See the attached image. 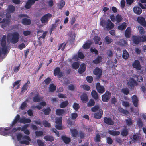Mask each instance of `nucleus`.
<instances>
[{"instance_id":"obj_63","label":"nucleus","mask_w":146,"mask_h":146,"mask_svg":"<svg viewBox=\"0 0 146 146\" xmlns=\"http://www.w3.org/2000/svg\"><path fill=\"white\" fill-rule=\"evenodd\" d=\"M69 36L70 40L72 41L74 40L75 37V34L73 33L70 32V33Z\"/></svg>"},{"instance_id":"obj_23","label":"nucleus","mask_w":146,"mask_h":146,"mask_svg":"<svg viewBox=\"0 0 146 146\" xmlns=\"http://www.w3.org/2000/svg\"><path fill=\"white\" fill-rule=\"evenodd\" d=\"M43 99V97L39 96L38 94L37 93L36 95L34 97L33 101L35 102H38L41 101Z\"/></svg>"},{"instance_id":"obj_56","label":"nucleus","mask_w":146,"mask_h":146,"mask_svg":"<svg viewBox=\"0 0 146 146\" xmlns=\"http://www.w3.org/2000/svg\"><path fill=\"white\" fill-rule=\"evenodd\" d=\"M79 63L78 62H76L74 63L72 65V68L75 69H78L79 66Z\"/></svg>"},{"instance_id":"obj_52","label":"nucleus","mask_w":146,"mask_h":146,"mask_svg":"<svg viewBox=\"0 0 146 146\" xmlns=\"http://www.w3.org/2000/svg\"><path fill=\"white\" fill-rule=\"evenodd\" d=\"M56 89V86L53 84H50L49 87L50 91L51 92H53Z\"/></svg>"},{"instance_id":"obj_11","label":"nucleus","mask_w":146,"mask_h":146,"mask_svg":"<svg viewBox=\"0 0 146 146\" xmlns=\"http://www.w3.org/2000/svg\"><path fill=\"white\" fill-rule=\"evenodd\" d=\"M127 84L129 88H132L134 86L137 85V83L136 81L132 78H130L129 81H127Z\"/></svg>"},{"instance_id":"obj_34","label":"nucleus","mask_w":146,"mask_h":146,"mask_svg":"<svg viewBox=\"0 0 146 146\" xmlns=\"http://www.w3.org/2000/svg\"><path fill=\"white\" fill-rule=\"evenodd\" d=\"M46 103L44 101H43L40 102L39 105L36 106L38 110H40L42 108V106H46Z\"/></svg>"},{"instance_id":"obj_14","label":"nucleus","mask_w":146,"mask_h":146,"mask_svg":"<svg viewBox=\"0 0 146 146\" xmlns=\"http://www.w3.org/2000/svg\"><path fill=\"white\" fill-rule=\"evenodd\" d=\"M56 114L57 115H63L67 113L66 110L62 109L57 110L56 111Z\"/></svg>"},{"instance_id":"obj_13","label":"nucleus","mask_w":146,"mask_h":146,"mask_svg":"<svg viewBox=\"0 0 146 146\" xmlns=\"http://www.w3.org/2000/svg\"><path fill=\"white\" fill-rule=\"evenodd\" d=\"M84 57V55L79 51L78 52V55H75L74 56L72 60H74L75 61H77L79 60V58L82 59Z\"/></svg>"},{"instance_id":"obj_17","label":"nucleus","mask_w":146,"mask_h":146,"mask_svg":"<svg viewBox=\"0 0 146 146\" xmlns=\"http://www.w3.org/2000/svg\"><path fill=\"white\" fill-rule=\"evenodd\" d=\"M96 88L98 91L99 93H102L105 91L104 87L103 86H101L99 83H97Z\"/></svg>"},{"instance_id":"obj_50","label":"nucleus","mask_w":146,"mask_h":146,"mask_svg":"<svg viewBox=\"0 0 146 146\" xmlns=\"http://www.w3.org/2000/svg\"><path fill=\"white\" fill-rule=\"evenodd\" d=\"M43 111L44 112L45 115H48L51 111V109L50 107H48L46 109L43 110Z\"/></svg>"},{"instance_id":"obj_39","label":"nucleus","mask_w":146,"mask_h":146,"mask_svg":"<svg viewBox=\"0 0 146 146\" xmlns=\"http://www.w3.org/2000/svg\"><path fill=\"white\" fill-rule=\"evenodd\" d=\"M62 138L64 142L66 143H68L70 141V139L65 136H62Z\"/></svg>"},{"instance_id":"obj_51","label":"nucleus","mask_w":146,"mask_h":146,"mask_svg":"<svg viewBox=\"0 0 146 146\" xmlns=\"http://www.w3.org/2000/svg\"><path fill=\"white\" fill-rule=\"evenodd\" d=\"M73 107L75 110L77 111L79 109L80 106L78 104L74 103L73 105Z\"/></svg>"},{"instance_id":"obj_57","label":"nucleus","mask_w":146,"mask_h":146,"mask_svg":"<svg viewBox=\"0 0 146 146\" xmlns=\"http://www.w3.org/2000/svg\"><path fill=\"white\" fill-rule=\"evenodd\" d=\"M81 87L86 90L88 91L90 89V87L86 85H82L81 86Z\"/></svg>"},{"instance_id":"obj_38","label":"nucleus","mask_w":146,"mask_h":146,"mask_svg":"<svg viewBox=\"0 0 146 146\" xmlns=\"http://www.w3.org/2000/svg\"><path fill=\"white\" fill-rule=\"evenodd\" d=\"M44 139L47 141H49L52 142L54 140V138L52 136L47 135L44 137Z\"/></svg>"},{"instance_id":"obj_64","label":"nucleus","mask_w":146,"mask_h":146,"mask_svg":"<svg viewBox=\"0 0 146 146\" xmlns=\"http://www.w3.org/2000/svg\"><path fill=\"white\" fill-rule=\"evenodd\" d=\"M37 142L39 146H44V143L41 140L38 139L37 140Z\"/></svg>"},{"instance_id":"obj_49","label":"nucleus","mask_w":146,"mask_h":146,"mask_svg":"<svg viewBox=\"0 0 146 146\" xmlns=\"http://www.w3.org/2000/svg\"><path fill=\"white\" fill-rule=\"evenodd\" d=\"M22 129V127H18L17 128H14L12 130V131H11V136H13V134L15 132H16L17 130L19 131H21Z\"/></svg>"},{"instance_id":"obj_5","label":"nucleus","mask_w":146,"mask_h":146,"mask_svg":"<svg viewBox=\"0 0 146 146\" xmlns=\"http://www.w3.org/2000/svg\"><path fill=\"white\" fill-rule=\"evenodd\" d=\"M6 35H3V36L1 42V45L2 47L1 49L2 52H0V56L1 53L5 54L6 53H8V47L6 45Z\"/></svg>"},{"instance_id":"obj_25","label":"nucleus","mask_w":146,"mask_h":146,"mask_svg":"<svg viewBox=\"0 0 146 146\" xmlns=\"http://www.w3.org/2000/svg\"><path fill=\"white\" fill-rule=\"evenodd\" d=\"M108 133L113 136L118 135L120 134V132L117 131L109 130Z\"/></svg>"},{"instance_id":"obj_35","label":"nucleus","mask_w":146,"mask_h":146,"mask_svg":"<svg viewBox=\"0 0 146 146\" xmlns=\"http://www.w3.org/2000/svg\"><path fill=\"white\" fill-rule=\"evenodd\" d=\"M129 56L128 53L127 51L126 50H123L122 55L123 58L125 59H127L129 57Z\"/></svg>"},{"instance_id":"obj_41","label":"nucleus","mask_w":146,"mask_h":146,"mask_svg":"<svg viewBox=\"0 0 146 146\" xmlns=\"http://www.w3.org/2000/svg\"><path fill=\"white\" fill-rule=\"evenodd\" d=\"M126 23L123 22L121 25L119 26L118 28L119 29L122 30L126 28Z\"/></svg>"},{"instance_id":"obj_30","label":"nucleus","mask_w":146,"mask_h":146,"mask_svg":"<svg viewBox=\"0 0 146 146\" xmlns=\"http://www.w3.org/2000/svg\"><path fill=\"white\" fill-rule=\"evenodd\" d=\"M131 35V29L128 27L125 32V36L127 38L130 37Z\"/></svg>"},{"instance_id":"obj_3","label":"nucleus","mask_w":146,"mask_h":146,"mask_svg":"<svg viewBox=\"0 0 146 146\" xmlns=\"http://www.w3.org/2000/svg\"><path fill=\"white\" fill-rule=\"evenodd\" d=\"M19 38V34L15 32L8 34L7 36V40L13 44H15L18 42Z\"/></svg>"},{"instance_id":"obj_42","label":"nucleus","mask_w":146,"mask_h":146,"mask_svg":"<svg viewBox=\"0 0 146 146\" xmlns=\"http://www.w3.org/2000/svg\"><path fill=\"white\" fill-rule=\"evenodd\" d=\"M137 28L141 34L143 35L144 34L145 32L144 29L140 25H139L137 26Z\"/></svg>"},{"instance_id":"obj_53","label":"nucleus","mask_w":146,"mask_h":146,"mask_svg":"<svg viewBox=\"0 0 146 146\" xmlns=\"http://www.w3.org/2000/svg\"><path fill=\"white\" fill-rule=\"evenodd\" d=\"M122 19L121 16L119 14H117L116 16L115 21L118 23L120 22L121 21Z\"/></svg>"},{"instance_id":"obj_58","label":"nucleus","mask_w":146,"mask_h":146,"mask_svg":"<svg viewBox=\"0 0 146 146\" xmlns=\"http://www.w3.org/2000/svg\"><path fill=\"white\" fill-rule=\"evenodd\" d=\"M106 22L102 18H101L100 20V25L104 27L106 25Z\"/></svg>"},{"instance_id":"obj_40","label":"nucleus","mask_w":146,"mask_h":146,"mask_svg":"<svg viewBox=\"0 0 146 146\" xmlns=\"http://www.w3.org/2000/svg\"><path fill=\"white\" fill-rule=\"evenodd\" d=\"M126 123L128 126L131 125L133 123V121L130 118H128L125 119Z\"/></svg>"},{"instance_id":"obj_7","label":"nucleus","mask_w":146,"mask_h":146,"mask_svg":"<svg viewBox=\"0 0 146 146\" xmlns=\"http://www.w3.org/2000/svg\"><path fill=\"white\" fill-rule=\"evenodd\" d=\"M12 127H11L10 125L9 127H7L5 128H0V134L3 135H11V132L9 131Z\"/></svg>"},{"instance_id":"obj_22","label":"nucleus","mask_w":146,"mask_h":146,"mask_svg":"<svg viewBox=\"0 0 146 146\" xmlns=\"http://www.w3.org/2000/svg\"><path fill=\"white\" fill-rule=\"evenodd\" d=\"M102 114V110H100L98 112H97L94 114V117L96 118L99 119L101 117Z\"/></svg>"},{"instance_id":"obj_1","label":"nucleus","mask_w":146,"mask_h":146,"mask_svg":"<svg viewBox=\"0 0 146 146\" xmlns=\"http://www.w3.org/2000/svg\"><path fill=\"white\" fill-rule=\"evenodd\" d=\"M15 10V7L12 5H9L6 14V19H2L3 15L0 13V23H2L1 25L2 28H4L5 27L9 24L11 21V15L10 13L13 12Z\"/></svg>"},{"instance_id":"obj_21","label":"nucleus","mask_w":146,"mask_h":146,"mask_svg":"<svg viewBox=\"0 0 146 146\" xmlns=\"http://www.w3.org/2000/svg\"><path fill=\"white\" fill-rule=\"evenodd\" d=\"M132 99L134 105L137 107L138 105L139 100L136 95H134L132 97Z\"/></svg>"},{"instance_id":"obj_26","label":"nucleus","mask_w":146,"mask_h":146,"mask_svg":"<svg viewBox=\"0 0 146 146\" xmlns=\"http://www.w3.org/2000/svg\"><path fill=\"white\" fill-rule=\"evenodd\" d=\"M86 69L85 64H82L80 65V67L78 69V72L79 73L81 74L84 72Z\"/></svg>"},{"instance_id":"obj_10","label":"nucleus","mask_w":146,"mask_h":146,"mask_svg":"<svg viewBox=\"0 0 146 146\" xmlns=\"http://www.w3.org/2000/svg\"><path fill=\"white\" fill-rule=\"evenodd\" d=\"M62 118L60 117L57 118L56 121V123L58 125L56 126V127L58 129L61 130L63 129L62 126Z\"/></svg>"},{"instance_id":"obj_2","label":"nucleus","mask_w":146,"mask_h":146,"mask_svg":"<svg viewBox=\"0 0 146 146\" xmlns=\"http://www.w3.org/2000/svg\"><path fill=\"white\" fill-rule=\"evenodd\" d=\"M20 115L18 114L15 117L11 123L10 124L11 127H13L15 126L18 121L20 123L23 124L29 123L31 122V120L29 119L24 117L20 119Z\"/></svg>"},{"instance_id":"obj_44","label":"nucleus","mask_w":146,"mask_h":146,"mask_svg":"<svg viewBox=\"0 0 146 146\" xmlns=\"http://www.w3.org/2000/svg\"><path fill=\"white\" fill-rule=\"evenodd\" d=\"M92 42L90 41L86 42L83 45V47L84 49H88L89 48Z\"/></svg>"},{"instance_id":"obj_33","label":"nucleus","mask_w":146,"mask_h":146,"mask_svg":"<svg viewBox=\"0 0 146 146\" xmlns=\"http://www.w3.org/2000/svg\"><path fill=\"white\" fill-rule=\"evenodd\" d=\"M31 23V20L27 18H25L22 19V23L24 25L30 24Z\"/></svg>"},{"instance_id":"obj_32","label":"nucleus","mask_w":146,"mask_h":146,"mask_svg":"<svg viewBox=\"0 0 146 146\" xmlns=\"http://www.w3.org/2000/svg\"><path fill=\"white\" fill-rule=\"evenodd\" d=\"M93 39L94 41L95 44L98 43L99 45H101V42H98L100 41V37H99L98 36H96L94 37Z\"/></svg>"},{"instance_id":"obj_18","label":"nucleus","mask_w":146,"mask_h":146,"mask_svg":"<svg viewBox=\"0 0 146 146\" xmlns=\"http://www.w3.org/2000/svg\"><path fill=\"white\" fill-rule=\"evenodd\" d=\"M38 0H28L26 3L25 7L26 9H29L31 6L34 4L35 2Z\"/></svg>"},{"instance_id":"obj_8","label":"nucleus","mask_w":146,"mask_h":146,"mask_svg":"<svg viewBox=\"0 0 146 146\" xmlns=\"http://www.w3.org/2000/svg\"><path fill=\"white\" fill-rule=\"evenodd\" d=\"M52 17V15L50 13H47L45 14L42 17L41 20L42 23L46 24H47L49 20Z\"/></svg>"},{"instance_id":"obj_16","label":"nucleus","mask_w":146,"mask_h":146,"mask_svg":"<svg viewBox=\"0 0 146 146\" xmlns=\"http://www.w3.org/2000/svg\"><path fill=\"white\" fill-rule=\"evenodd\" d=\"M138 22L144 27H146V22L145 19L142 17H139L137 19Z\"/></svg>"},{"instance_id":"obj_19","label":"nucleus","mask_w":146,"mask_h":146,"mask_svg":"<svg viewBox=\"0 0 146 146\" xmlns=\"http://www.w3.org/2000/svg\"><path fill=\"white\" fill-rule=\"evenodd\" d=\"M133 67L135 68L137 70H139L141 68V66L139 62L137 60H135L133 64Z\"/></svg>"},{"instance_id":"obj_27","label":"nucleus","mask_w":146,"mask_h":146,"mask_svg":"<svg viewBox=\"0 0 146 146\" xmlns=\"http://www.w3.org/2000/svg\"><path fill=\"white\" fill-rule=\"evenodd\" d=\"M134 12L138 15L140 14L142 12V10L141 8L139 7H135L133 8Z\"/></svg>"},{"instance_id":"obj_36","label":"nucleus","mask_w":146,"mask_h":146,"mask_svg":"<svg viewBox=\"0 0 146 146\" xmlns=\"http://www.w3.org/2000/svg\"><path fill=\"white\" fill-rule=\"evenodd\" d=\"M128 133V129L126 128L123 129L121 131V134L123 136H126Z\"/></svg>"},{"instance_id":"obj_59","label":"nucleus","mask_w":146,"mask_h":146,"mask_svg":"<svg viewBox=\"0 0 146 146\" xmlns=\"http://www.w3.org/2000/svg\"><path fill=\"white\" fill-rule=\"evenodd\" d=\"M26 46L25 44L23 43H22L21 44L17 46V48H18L20 50H22Z\"/></svg>"},{"instance_id":"obj_28","label":"nucleus","mask_w":146,"mask_h":146,"mask_svg":"<svg viewBox=\"0 0 146 146\" xmlns=\"http://www.w3.org/2000/svg\"><path fill=\"white\" fill-rule=\"evenodd\" d=\"M80 97L81 100L83 102H86L88 100L87 94L85 93H83Z\"/></svg>"},{"instance_id":"obj_48","label":"nucleus","mask_w":146,"mask_h":146,"mask_svg":"<svg viewBox=\"0 0 146 146\" xmlns=\"http://www.w3.org/2000/svg\"><path fill=\"white\" fill-rule=\"evenodd\" d=\"M36 136L37 137L42 136L43 135V132L41 131H37L35 132Z\"/></svg>"},{"instance_id":"obj_47","label":"nucleus","mask_w":146,"mask_h":146,"mask_svg":"<svg viewBox=\"0 0 146 146\" xmlns=\"http://www.w3.org/2000/svg\"><path fill=\"white\" fill-rule=\"evenodd\" d=\"M118 110L121 112L123 113L125 115H127L129 114V112L127 110H124L121 107H119L118 108Z\"/></svg>"},{"instance_id":"obj_31","label":"nucleus","mask_w":146,"mask_h":146,"mask_svg":"<svg viewBox=\"0 0 146 146\" xmlns=\"http://www.w3.org/2000/svg\"><path fill=\"white\" fill-rule=\"evenodd\" d=\"M131 139L134 142L139 141L140 140V137L137 134H135L133 135Z\"/></svg>"},{"instance_id":"obj_4","label":"nucleus","mask_w":146,"mask_h":146,"mask_svg":"<svg viewBox=\"0 0 146 146\" xmlns=\"http://www.w3.org/2000/svg\"><path fill=\"white\" fill-rule=\"evenodd\" d=\"M17 138L19 141L20 143L21 144H25L29 145L31 139L30 137L27 135H24L23 136L21 133H17L16 134Z\"/></svg>"},{"instance_id":"obj_55","label":"nucleus","mask_w":146,"mask_h":146,"mask_svg":"<svg viewBox=\"0 0 146 146\" xmlns=\"http://www.w3.org/2000/svg\"><path fill=\"white\" fill-rule=\"evenodd\" d=\"M95 102L93 99H90L89 102L87 104L88 106H94V104Z\"/></svg>"},{"instance_id":"obj_6","label":"nucleus","mask_w":146,"mask_h":146,"mask_svg":"<svg viewBox=\"0 0 146 146\" xmlns=\"http://www.w3.org/2000/svg\"><path fill=\"white\" fill-rule=\"evenodd\" d=\"M133 40L134 43L136 44H138L140 42L146 41V36L143 35L141 37L133 36Z\"/></svg>"},{"instance_id":"obj_61","label":"nucleus","mask_w":146,"mask_h":146,"mask_svg":"<svg viewBox=\"0 0 146 146\" xmlns=\"http://www.w3.org/2000/svg\"><path fill=\"white\" fill-rule=\"evenodd\" d=\"M105 40L106 42L108 44L111 43L113 41L108 36L106 37Z\"/></svg>"},{"instance_id":"obj_20","label":"nucleus","mask_w":146,"mask_h":146,"mask_svg":"<svg viewBox=\"0 0 146 146\" xmlns=\"http://www.w3.org/2000/svg\"><path fill=\"white\" fill-rule=\"evenodd\" d=\"M104 121L106 124L110 125L114 124L113 121L109 117H105L104 118Z\"/></svg>"},{"instance_id":"obj_54","label":"nucleus","mask_w":146,"mask_h":146,"mask_svg":"<svg viewBox=\"0 0 146 146\" xmlns=\"http://www.w3.org/2000/svg\"><path fill=\"white\" fill-rule=\"evenodd\" d=\"M91 95L92 97L94 99H97L98 98L97 93L95 91L93 90L91 92Z\"/></svg>"},{"instance_id":"obj_45","label":"nucleus","mask_w":146,"mask_h":146,"mask_svg":"<svg viewBox=\"0 0 146 146\" xmlns=\"http://www.w3.org/2000/svg\"><path fill=\"white\" fill-rule=\"evenodd\" d=\"M30 83V81H28L27 83H25L22 88L21 92H24L26 91L27 89L28 84Z\"/></svg>"},{"instance_id":"obj_37","label":"nucleus","mask_w":146,"mask_h":146,"mask_svg":"<svg viewBox=\"0 0 146 146\" xmlns=\"http://www.w3.org/2000/svg\"><path fill=\"white\" fill-rule=\"evenodd\" d=\"M102 59L101 56H98L96 59L93 61V63L95 64L99 63L101 61Z\"/></svg>"},{"instance_id":"obj_24","label":"nucleus","mask_w":146,"mask_h":146,"mask_svg":"<svg viewBox=\"0 0 146 146\" xmlns=\"http://www.w3.org/2000/svg\"><path fill=\"white\" fill-rule=\"evenodd\" d=\"M93 72L94 74L98 75L99 77L102 74V70L98 67H96Z\"/></svg>"},{"instance_id":"obj_60","label":"nucleus","mask_w":146,"mask_h":146,"mask_svg":"<svg viewBox=\"0 0 146 146\" xmlns=\"http://www.w3.org/2000/svg\"><path fill=\"white\" fill-rule=\"evenodd\" d=\"M122 92L124 94L127 95L129 93V89L127 88H124L121 90Z\"/></svg>"},{"instance_id":"obj_46","label":"nucleus","mask_w":146,"mask_h":146,"mask_svg":"<svg viewBox=\"0 0 146 146\" xmlns=\"http://www.w3.org/2000/svg\"><path fill=\"white\" fill-rule=\"evenodd\" d=\"M68 104V101H66L61 103L60 105V107L61 108H64L66 107Z\"/></svg>"},{"instance_id":"obj_12","label":"nucleus","mask_w":146,"mask_h":146,"mask_svg":"<svg viewBox=\"0 0 146 146\" xmlns=\"http://www.w3.org/2000/svg\"><path fill=\"white\" fill-rule=\"evenodd\" d=\"M54 73L55 76H58L59 79L61 80L60 78L63 76V73L60 72V68L58 67L56 68L54 70Z\"/></svg>"},{"instance_id":"obj_29","label":"nucleus","mask_w":146,"mask_h":146,"mask_svg":"<svg viewBox=\"0 0 146 146\" xmlns=\"http://www.w3.org/2000/svg\"><path fill=\"white\" fill-rule=\"evenodd\" d=\"M72 135L73 137H76L78 135V132L77 130L75 129H70Z\"/></svg>"},{"instance_id":"obj_43","label":"nucleus","mask_w":146,"mask_h":146,"mask_svg":"<svg viewBox=\"0 0 146 146\" xmlns=\"http://www.w3.org/2000/svg\"><path fill=\"white\" fill-rule=\"evenodd\" d=\"M20 82V81L18 80L15 82L13 84V87L15 88V89H17L19 88Z\"/></svg>"},{"instance_id":"obj_62","label":"nucleus","mask_w":146,"mask_h":146,"mask_svg":"<svg viewBox=\"0 0 146 146\" xmlns=\"http://www.w3.org/2000/svg\"><path fill=\"white\" fill-rule=\"evenodd\" d=\"M122 104L123 106L126 107H129V103L127 101H122Z\"/></svg>"},{"instance_id":"obj_15","label":"nucleus","mask_w":146,"mask_h":146,"mask_svg":"<svg viewBox=\"0 0 146 146\" xmlns=\"http://www.w3.org/2000/svg\"><path fill=\"white\" fill-rule=\"evenodd\" d=\"M114 26V24L112 23L110 19H108L106 21V29L109 30L113 29Z\"/></svg>"},{"instance_id":"obj_9","label":"nucleus","mask_w":146,"mask_h":146,"mask_svg":"<svg viewBox=\"0 0 146 146\" xmlns=\"http://www.w3.org/2000/svg\"><path fill=\"white\" fill-rule=\"evenodd\" d=\"M111 93L110 92L106 91V93L102 96V100L104 102H108L111 96Z\"/></svg>"}]
</instances>
